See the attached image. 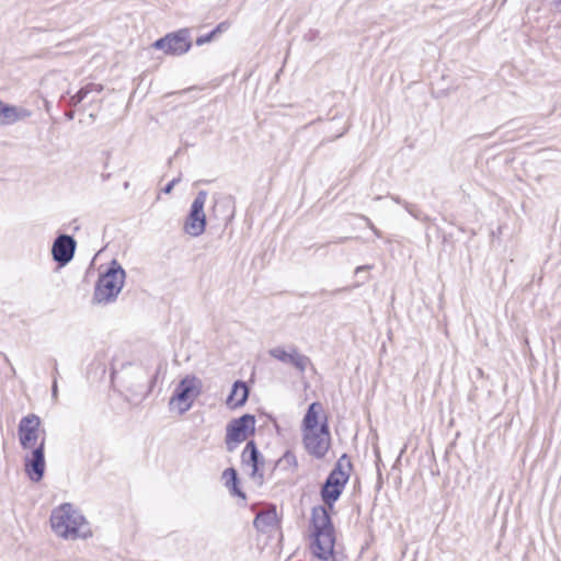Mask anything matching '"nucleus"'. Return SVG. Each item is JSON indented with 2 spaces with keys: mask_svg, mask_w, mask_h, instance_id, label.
<instances>
[{
  "mask_svg": "<svg viewBox=\"0 0 561 561\" xmlns=\"http://www.w3.org/2000/svg\"><path fill=\"white\" fill-rule=\"evenodd\" d=\"M95 94H96V93H93V94H91V95L88 98L90 103H93V102H95V101H96V99H95Z\"/></svg>",
  "mask_w": 561,
  "mask_h": 561,
  "instance_id": "nucleus-38",
  "label": "nucleus"
},
{
  "mask_svg": "<svg viewBox=\"0 0 561 561\" xmlns=\"http://www.w3.org/2000/svg\"><path fill=\"white\" fill-rule=\"evenodd\" d=\"M228 28H229V23L225 21V22H220L211 32H215V36H216L218 33L226 32Z\"/></svg>",
  "mask_w": 561,
  "mask_h": 561,
  "instance_id": "nucleus-29",
  "label": "nucleus"
},
{
  "mask_svg": "<svg viewBox=\"0 0 561 561\" xmlns=\"http://www.w3.org/2000/svg\"><path fill=\"white\" fill-rule=\"evenodd\" d=\"M373 266L371 265H360V266H357L355 268V275L356 276H359L360 275V272H367Z\"/></svg>",
  "mask_w": 561,
  "mask_h": 561,
  "instance_id": "nucleus-31",
  "label": "nucleus"
},
{
  "mask_svg": "<svg viewBox=\"0 0 561 561\" xmlns=\"http://www.w3.org/2000/svg\"><path fill=\"white\" fill-rule=\"evenodd\" d=\"M103 91V85L100 83L90 82L85 85L81 87L77 93H75L76 98L83 102L93 93H101Z\"/></svg>",
  "mask_w": 561,
  "mask_h": 561,
  "instance_id": "nucleus-22",
  "label": "nucleus"
},
{
  "mask_svg": "<svg viewBox=\"0 0 561 561\" xmlns=\"http://www.w3.org/2000/svg\"><path fill=\"white\" fill-rule=\"evenodd\" d=\"M367 279H368V276H365V277H364V279H363L362 282H357V283H355L352 287H342V288H336V289H334V290H332V291H328V290H325V289H322V290L320 291V294H321V295H329V294H330V295H336V294L342 293V291H347V290H350V289H352V288H357V287H359V286H360V285H363Z\"/></svg>",
  "mask_w": 561,
  "mask_h": 561,
  "instance_id": "nucleus-25",
  "label": "nucleus"
},
{
  "mask_svg": "<svg viewBox=\"0 0 561 561\" xmlns=\"http://www.w3.org/2000/svg\"><path fill=\"white\" fill-rule=\"evenodd\" d=\"M345 130H343L341 134H339L335 138L342 137L344 135Z\"/></svg>",
  "mask_w": 561,
  "mask_h": 561,
  "instance_id": "nucleus-40",
  "label": "nucleus"
},
{
  "mask_svg": "<svg viewBox=\"0 0 561 561\" xmlns=\"http://www.w3.org/2000/svg\"><path fill=\"white\" fill-rule=\"evenodd\" d=\"M271 357L284 363L293 365L299 373H305L307 367L311 365L308 356L299 353L298 348L294 345L289 346V351L284 347L277 346L268 351Z\"/></svg>",
  "mask_w": 561,
  "mask_h": 561,
  "instance_id": "nucleus-12",
  "label": "nucleus"
},
{
  "mask_svg": "<svg viewBox=\"0 0 561 561\" xmlns=\"http://www.w3.org/2000/svg\"><path fill=\"white\" fill-rule=\"evenodd\" d=\"M554 9L561 13V0H553Z\"/></svg>",
  "mask_w": 561,
  "mask_h": 561,
  "instance_id": "nucleus-36",
  "label": "nucleus"
},
{
  "mask_svg": "<svg viewBox=\"0 0 561 561\" xmlns=\"http://www.w3.org/2000/svg\"><path fill=\"white\" fill-rule=\"evenodd\" d=\"M207 199V192L199 191L195 196L188 215L184 222V231L192 236L198 237L201 236L206 228V215L204 211V206Z\"/></svg>",
  "mask_w": 561,
  "mask_h": 561,
  "instance_id": "nucleus-9",
  "label": "nucleus"
},
{
  "mask_svg": "<svg viewBox=\"0 0 561 561\" xmlns=\"http://www.w3.org/2000/svg\"><path fill=\"white\" fill-rule=\"evenodd\" d=\"M128 185H129L128 182H125V184H124L125 188H127Z\"/></svg>",
  "mask_w": 561,
  "mask_h": 561,
  "instance_id": "nucleus-41",
  "label": "nucleus"
},
{
  "mask_svg": "<svg viewBox=\"0 0 561 561\" xmlns=\"http://www.w3.org/2000/svg\"><path fill=\"white\" fill-rule=\"evenodd\" d=\"M199 383V380L195 376H185L178 383L170 398V408L176 407L180 414L187 412L192 408L194 400L201 393Z\"/></svg>",
  "mask_w": 561,
  "mask_h": 561,
  "instance_id": "nucleus-4",
  "label": "nucleus"
},
{
  "mask_svg": "<svg viewBox=\"0 0 561 561\" xmlns=\"http://www.w3.org/2000/svg\"><path fill=\"white\" fill-rule=\"evenodd\" d=\"M126 272L117 260H112L106 270L100 273L94 285L93 305L106 306L116 301L123 289Z\"/></svg>",
  "mask_w": 561,
  "mask_h": 561,
  "instance_id": "nucleus-2",
  "label": "nucleus"
},
{
  "mask_svg": "<svg viewBox=\"0 0 561 561\" xmlns=\"http://www.w3.org/2000/svg\"><path fill=\"white\" fill-rule=\"evenodd\" d=\"M352 463L347 458V455H342L336 461L334 468L331 470L323 484L327 488L333 486L341 491L344 490L345 484L350 479V470Z\"/></svg>",
  "mask_w": 561,
  "mask_h": 561,
  "instance_id": "nucleus-15",
  "label": "nucleus"
},
{
  "mask_svg": "<svg viewBox=\"0 0 561 561\" xmlns=\"http://www.w3.org/2000/svg\"><path fill=\"white\" fill-rule=\"evenodd\" d=\"M31 449V453L24 457V471L32 482L37 483L42 481L46 470L45 439L43 438L36 447Z\"/></svg>",
  "mask_w": 561,
  "mask_h": 561,
  "instance_id": "nucleus-10",
  "label": "nucleus"
},
{
  "mask_svg": "<svg viewBox=\"0 0 561 561\" xmlns=\"http://www.w3.org/2000/svg\"><path fill=\"white\" fill-rule=\"evenodd\" d=\"M365 219V221L367 222V226L373 230V232L377 236V237H381V232L374 226V224L370 221L369 218L367 217H363Z\"/></svg>",
  "mask_w": 561,
  "mask_h": 561,
  "instance_id": "nucleus-30",
  "label": "nucleus"
},
{
  "mask_svg": "<svg viewBox=\"0 0 561 561\" xmlns=\"http://www.w3.org/2000/svg\"><path fill=\"white\" fill-rule=\"evenodd\" d=\"M255 432V416L243 414L240 417L232 419L226 426V448L232 453L237 447Z\"/></svg>",
  "mask_w": 561,
  "mask_h": 561,
  "instance_id": "nucleus-5",
  "label": "nucleus"
},
{
  "mask_svg": "<svg viewBox=\"0 0 561 561\" xmlns=\"http://www.w3.org/2000/svg\"><path fill=\"white\" fill-rule=\"evenodd\" d=\"M180 178H174L173 180H171L163 188H162V192L164 194H170L173 190V187L175 186L176 183L180 182Z\"/></svg>",
  "mask_w": 561,
  "mask_h": 561,
  "instance_id": "nucleus-28",
  "label": "nucleus"
},
{
  "mask_svg": "<svg viewBox=\"0 0 561 561\" xmlns=\"http://www.w3.org/2000/svg\"><path fill=\"white\" fill-rule=\"evenodd\" d=\"M391 199H392L394 203L400 204V205H402V206L404 207V202H405V201L401 199V197H399V196H394V195H393V196H391Z\"/></svg>",
  "mask_w": 561,
  "mask_h": 561,
  "instance_id": "nucleus-35",
  "label": "nucleus"
},
{
  "mask_svg": "<svg viewBox=\"0 0 561 561\" xmlns=\"http://www.w3.org/2000/svg\"><path fill=\"white\" fill-rule=\"evenodd\" d=\"M343 491L324 485L321 486L320 495L323 505H317L311 510L310 524L312 528L311 549L316 558L327 561L334 553L335 528L331 517V511Z\"/></svg>",
  "mask_w": 561,
  "mask_h": 561,
  "instance_id": "nucleus-1",
  "label": "nucleus"
},
{
  "mask_svg": "<svg viewBox=\"0 0 561 561\" xmlns=\"http://www.w3.org/2000/svg\"><path fill=\"white\" fill-rule=\"evenodd\" d=\"M77 242L73 237L62 233L53 242L51 255L59 266L67 265L75 255Z\"/></svg>",
  "mask_w": 561,
  "mask_h": 561,
  "instance_id": "nucleus-13",
  "label": "nucleus"
},
{
  "mask_svg": "<svg viewBox=\"0 0 561 561\" xmlns=\"http://www.w3.org/2000/svg\"><path fill=\"white\" fill-rule=\"evenodd\" d=\"M50 527L64 539L85 538L89 531H83L87 524L84 516L71 503H64L51 511Z\"/></svg>",
  "mask_w": 561,
  "mask_h": 561,
  "instance_id": "nucleus-3",
  "label": "nucleus"
},
{
  "mask_svg": "<svg viewBox=\"0 0 561 561\" xmlns=\"http://www.w3.org/2000/svg\"><path fill=\"white\" fill-rule=\"evenodd\" d=\"M297 468V457L291 450H286L274 465V470H279L285 473H294Z\"/></svg>",
  "mask_w": 561,
  "mask_h": 561,
  "instance_id": "nucleus-19",
  "label": "nucleus"
},
{
  "mask_svg": "<svg viewBox=\"0 0 561 561\" xmlns=\"http://www.w3.org/2000/svg\"><path fill=\"white\" fill-rule=\"evenodd\" d=\"M67 103H68V105H69L70 107H76V106H78L81 102H80V101L76 98V95L73 94V95H71V96L69 98V100H68V102H67Z\"/></svg>",
  "mask_w": 561,
  "mask_h": 561,
  "instance_id": "nucleus-32",
  "label": "nucleus"
},
{
  "mask_svg": "<svg viewBox=\"0 0 561 561\" xmlns=\"http://www.w3.org/2000/svg\"><path fill=\"white\" fill-rule=\"evenodd\" d=\"M352 463L347 458V455H342L336 461L334 468L331 470L323 484L327 488L333 486L341 491L344 490L345 484L350 479V470Z\"/></svg>",
  "mask_w": 561,
  "mask_h": 561,
  "instance_id": "nucleus-14",
  "label": "nucleus"
},
{
  "mask_svg": "<svg viewBox=\"0 0 561 561\" xmlns=\"http://www.w3.org/2000/svg\"><path fill=\"white\" fill-rule=\"evenodd\" d=\"M404 208L405 210L416 220H420L422 222H427L431 220V218L425 215L416 205L404 202Z\"/></svg>",
  "mask_w": 561,
  "mask_h": 561,
  "instance_id": "nucleus-24",
  "label": "nucleus"
},
{
  "mask_svg": "<svg viewBox=\"0 0 561 561\" xmlns=\"http://www.w3.org/2000/svg\"><path fill=\"white\" fill-rule=\"evenodd\" d=\"M249 393L250 389L247 383L242 380H236L227 398V404L231 408H241L245 404Z\"/></svg>",
  "mask_w": 561,
  "mask_h": 561,
  "instance_id": "nucleus-16",
  "label": "nucleus"
},
{
  "mask_svg": "<svg viewBox=\"0 0 561 561\" xmlns=\"http://www.w3.org/2000/svg\"><path fill=\"white\" fill-rule=\"evenodd\" d=\"M218 206H219V202H218V201H216V202H215V204H214L213 209H214V210H216V208H217Z\"/></svg>",
  "mask_w": 561,
  "mask_h": 561,
  "instance_id": "nucleus-39",
  "label": "nucleus"
},
{
  "mask_svg": "<svg viewBox=\"0 0 561 561\" xmlns=\"http://www.w3.org/2000/svg\"><path fill=\"white\" fill-rule=\"evenodd\" d=\"M57 396H58V386H57V380L55 379V380L53 381V386H51V397H53L54 399H56V398H57Z\"/></svg>",
  "mask_w": 561,
  "mask_h": 561,
  "instance_id": "nucleus-33",
  "label": "nucleus"
},
{
  "mask_svg": "<svg viewBox=\"0 0 561 561\" xmlns=\"http://www.w3.org/2000/svg\"><path fill=\"white\" fill-rule=\"evenodd\" d=\"M65 117L68 119V121H72L75 118V111L73 110H68L65 112Z\"/></svg>",
  "mask_w": 561,
  "mask_h": 561,
  "instance_id": "nucleus-34",
  "label": "nucleus"
},
{
  "mask_svg": "<svg viewBox=\"0 0 561 561\" xmlns=\"http://www.w3.org/2000/svg\"><path fill=\"white\" fill-rule=\"evenodd\" d=\"M319 37V31L317 30H309L305 35L304 39L307 42H313Z\"/></svg>",
  "mask_w": 561,
  "mask_h": 561,
  "instance_id": "nucleus-27",
  "label": "nucleus"
},
{
  "mask_svg": "<svg viewBox=\"0 0 561 561\" xmlns=\"http://www.w3.org/2000/svg\"><path fill=\"white\" fill-rule=\"evenodd\" d=\"M20 118L21 115L15 106L0 101V125H11Z\"/></svg>",
  "mask_w": 561,
  "mask_h": 561,
  "instance_id": "nucleus-20",
  "label": "nucleus"
},
{
  "mask_svg": "<svg viewBox=\"0 0 561 561\" xmlns=\"http://www.w3.org/2000/svg\"><path fill=\"white\" fill-rule=\"evenodd\" d=\"M348 239V237H342V238H339L336 241H333L332 243H342L344 241H346Z\"/></svg>",
  "mask_w": 561,
  "mask_h": 561,
  "instance_id": "nucleus-37",
  "label": "nucleus"
},
{
  "mask_svg": "<svg viewBox=\"0 0 561 561\" xmlns=\"http://www.w3.org/2000/svg\"><path fill=\"white\" fill-rule=\"evenodd\" d=\"M277 522L275 511H266L259 513L254 518V527L257 530L264 531L270 527H273Z\"/></svg>",
  "mask_w": 561,
  "mask_h": 561,
  "instance_id": "nucleus-21",
  "label": "nucleus"
},
{
  "mask_svg": "<svg viewBox=\"0 0 561 561\" xmlns=\"http://www.w3.org/2000/svg\"><path fill=\"white\" fill-rule=\"evenodd\" d=\"M152 47L162 50L165 55L182 56L192 47L190 31L181 28L165 34L153 42Z\"/></svg>",
  "mask_w": 561,
  "mask_h": 561,
  "instance_id": "nucleus-7",
  "label": "nucleus"
},
{
  "mask_svg": "<svg viewBox=\"0 0 561 561\" xmlns=\"http://www.w3.org/2000/svg\"><path fill=\"white\" fill-rule=\"evenodd\" d=\"M103 91V85L100 83L90 82L85 85L81 87L77 93H75L76 98L83 102L93 93H101Z\"/></svg>",
  "mask_w": 561,
  "mask_h": 561,
  "instance_id": "nucleus-23",
  "label": "nucleus"
},
{
  "mask_svg": "<svg viewBox=\"0 0 561 561\" xmlns=\"http://www.w3.org/2000/svg\"><path fill=\"white\" fill-rule=\"evenodd\" d=\"M214 37H215V32L210 31L204 35L198 36L196 38V45L203 46L204 44L211 42L214 39Z\"/></svg>",
  "mask_w": 561,
  "mask_h": 561,
  "instance_id": "nucleus-26",
  "label": "nucleus"
},
{
  "mask_svg": "<svg viewBox=\"0 0 561 561\" xmlns=\"http://www.w3.org/2000/svg\"><path fill=\"white\" fill-rule=\"evenodd\" d=\"M222 479L225 480V485L233 496L245 499V494L239 488V477L234 468H227L222 472Z\"/></svg>",
  "mask_w": 561,
  "mask_h": 561,
  "instance_id": "nucleus-18",
  "label": "nucleus"
},
{
  "mask_svg": "<svg viewBox=\"0 0 561 561\" xmlns=\"http://www.w3.org/2000/svg\"><path fill=\"white\" fill-rule=\"evenodd\" d=\"M41 423L39 416L33 413L23 416L20 420L18 425V435L20 445L23 449L26 450L35 447Z\"/></svg>",
  "mask_w": 561,
  "mask_h": 561,
  "instance_id": "nucleus-11",
  "label": "nucleus"
},
{
  "mask_svg": "<svg viewBox=\"0 0 561 561\" xmlns=\"http://www.w3.org/2000/svg\"><path fill=\"white\" fill-rule=\"evenodd\" d=\"M331 443L328 419L321 422L318 430L302 432V444L307 453L317 458L322 459L327 455Z\"/></svg>",
  "mask_w": 561,
  "mask_h": 561,
  "instance_id": "nucleus-6",
  "label": "nucleus"
},
{
  "mask_svg": "<svg viewBox=\"0 0 561 561\" xmlns=\"http://www.w3.org/2000/svg\"><path fill=\"white\" fill-rule=\"evenodd\" d=\"M241 465L248 471L250 479L257 485L264 483L265 459L257 449L254 440H249L241 454Z\"/></svg>",
  "mask_w": 561,
  "mask_h": 561,
  "instance_id": "nucleus-8",
  "label": "nucleus"
},
{
  "mask_svg": "<svg viewBox=\"0 0 561 561\" xmlns=\"http://www.w3.org/2000/svg\"><path fill=\"white\" fill-rule=\"evenodd\" d=\"M323 412V407L320 402L316 401L312 402L308 409L307 412L302 419L301 424V431H314L318 430L320 424L319 423V415Z\"/></svg>",
  "mask_w": 561,
  "mask_h": 561,
  "instance_id": "nucleus-17",
  "label": "nucleus"
}]
</instances>
